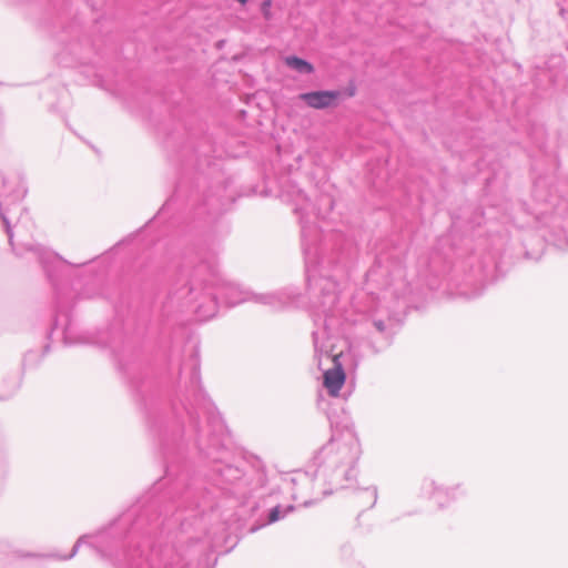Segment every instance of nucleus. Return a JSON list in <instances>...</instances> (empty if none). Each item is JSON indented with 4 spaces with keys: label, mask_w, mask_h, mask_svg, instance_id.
Instances as JSON below:
<instances>
[{
    "label": "nucleus",
    "mask_w": 568,
    "mask_h": 568,
    "mask_svg": "<svg viewBox=\"0 0 568 568\" xmlns=\"http://www.w3.org/2000/svg\"><path fill=\"white\" fill-rule=\"evenodd\" d=\"M298 99L311 109L323 110L337 106L341 92L336 90L312 91L301 93Z\"/></svg>",
    "instance_id": "obj_1"
},
{
    "label": "nucleus",
    "mask_w": 568,
    "mask_h": 568,
    "mask_svg": "<svg viewBox=\"0 0 568 568\" xmlns=\"http://www.w3.org/2000/svg\"><path fill=\"white\" fill-rule=\"evenodd\" d=\"M334 367L327 369L323 375V384L328 394L333 397L338 396L339 390L345 384L346 374L339 363V355L333 357Z\"/></svg>",
    "instance_id": "obj_2"
},
{
    "label": "nucleus",
    "mask_w": 568,
    "mask_h": 568,
    "mask_svg": "<svg viewBox=\"0 0 568 568\" xmlns=\"http://www.w3.org/2000/svg\"><path fill=\"white\" fill-rule=\"evenodd\" d=\"M284 62L291 69L303 74H310L314 71V67L310 62L295 55L286 57Z\"/></svg>",
    "instance_id": "obj_3"
},
{
    "label": "nucleus",
    "mask_w": 568,
    "mask_h": 568,
    "mask_svg": "<svg viewBox=\"0 0 568 568\" xmlns=\"http://www.w3.org/2000/svg\"><path fill=\"white\" fill-rule=\"evenodd\" d=\"M272 0H265L261 4V11L265 20H271L273 18V13L271 11Z\"/></svg>",
    "instance_id": "obj_4"
},
{
    "label": "nucleus",
    "mask_w": 568,
    "mask_h": 568,
    "mask_svg": "<svg viewBox=\"0 0 568 568\" xmlns=\"http://www.w3.org/2000/svg\"><path fill=\"white\" fill-rule=\"evenodd\" d=\"M280 507H274L268 515V523H275L280 519Z\"/></svg>",
    "instance_id": "obj_5"
},
{
    "label": "nucleus",
    "mask_w": 568,
    "mask_h": 568,
    "mask_svg": "<svg viewBox=\"0 0 568 568\" xmlns=\"http://www.w3.org/2000/svg\"><path fill=\"white\" fill-rule=\"evenodd\" d=\"M239 3H241L242 6L246 4L248 0H236Z\"/></svg>",
    "instance_id": "obj_6"
}]
</instances>
